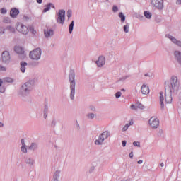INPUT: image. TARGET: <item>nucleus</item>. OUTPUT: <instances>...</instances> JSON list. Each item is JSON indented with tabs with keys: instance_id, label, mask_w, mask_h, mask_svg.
<instances>
[{
	"instance_id": "obj_1",
	"label": "nucleus",
	"mask_w": 181,
	"mask_h": 181,
	"mask_svg": "<svg viewBox=\"0 0 181 181\" xmlns=\"http://www.w3.org/2000/svg\"><path fill=\"white\" fill-rule=\"evenodd\" d=\"M180 86V83L176 76H173L171 77L170 82L167 81L165 83L166 104L172 103V94H177Z\"/></svg>"
},
{
	"instance_id": "obj_2",
	"label": "nucleus",
	"mask_w": 181,
	"mask_h": 181,
	"mask_svg": "<svg viewBox=\"0 0 181 181\" xmlns=\"http://www.w3.org/2000/svg\"><path fill=\"white\" fill-rule=\"evenodd\" d=\"M35 87V79H30L25 82L21 86L18 91V95L20 97H28L30 94L31 91H33V88Z\"/></svg>"
},
{
	"instance_id": "obj_3",
	"label": "nucleus",
	"mask_w": 181,
	"mask_h": 181,
	"mask_svg": "<svg viewBox=\"0 0 181 181\" xmlns=\"http://www.w3.org/2000/svg\"><path fill=\"white\" fill-rule=\"evenodd\" d=\"M69 83H70V100L74 101L76 95V74L74 70L69 72Z\"/></svg>"
},
{
	"instance_id": "obj_4",
	"label": "nucleus",
	"mask_w": 181,
	"mask_h": 181,
	"mask_svg": "<svg viewBox=\"0 0 181 181\" xmlns=\"http://www.w3.org/2000/svg\"><path fill=\"white\" fill-rule=\"evenodd\" d=\"M29 57L31 60L34 62H39L40 57H42V49L40 48H37L29 53Z\"/></svg>"
},
{
	"instance_id": "obj_5",
	"label": "nucleus",
	"mask_w": 181,
	"mask_h": 181,
	"mask_svg": "<svg viewBox=\"0 0 181 181\" xmlns=\"http://www.w3.org/2000/svg\"><path fill=\"white\" fill-rule=\"evenodd\" d=\"M110 135H111V134L108 130L103 132L98 136V139L95 141V145H103L104 141H105V139H108Z\"/></svg>"
},
{
	"instance_id": "obj_6",
	"label": "nucleus",
	"mask_w": 181,
	"mask_h": 181,
	"mask_svg": "<svg viewBox=\"0 0 181 181\" xmlns=\"http://www.w3.org/2000/svg\"><path fill=\"white\" fill-rule=\"evenodd\" d=\"M16 29L22 35H28L29 33V28L22 23L17 24Z\"/></svg>"
},
{
	"instance_id": "obj_7",
	"label": "nucleus",
	"mask_w": 181,
	"mask_h": 181,
	"mask_svg": "<svg viewBox=\"0 0 181 181\" xmlns=\"http://www.w3.org/2000/svg\"><path fill=\"white\" fill-rule=\"evenodd\" d=\"M1 59L3 63H5L6 64H9V63H11V54H9V52H3L1 54Z\"/></svg>"
},
{
	"instance_id": "obj_8",
	"label": "nucleus",
	"mask_w": 181,
	"mask_h": 181,
	"mask_svg": "<svg viewBox=\"0 0 181 181\" xmlns=\"http://www.w3.org/2000/svg\"><path fill=\"white\" fill-rule=\"evenodd\" d=\"M149 125L154 128V129H156L159 127V119L152 117L148 120Z\"/></svg>"
},
{
	"instance_id": "obj_9",
	"label": "nucleus",
	"mask_w": 181,
	"mask_h": 181,
	"mask_svg": "<svg viewBox=\"0 0 181 181\" xmlns=\"http://www.w3.org/2000/svg\"><path fill=\"white\" fill-rule=\"evenodd\" d=\"M65 15H66V11H64V10H59L58 13V18H57L58 23H61V25H63V23H64V21L66 19Z\"/></svg>"
},
{
	"instance_id": "obj_10",
	"label": "nucleus",
	"mask_w": 181,
	"mask_h": 181,
	"mask_svg": "<svg viewBox=\"0 0 181 181\" xmlns=\"http://www.w3.org/2000/svg\"><path fill=\"white\" fill-rule=\"evenodd\" d=\"M151 4L158 9H162L163 8V0H151Z\"/></svg>"
},
{
	"instance_id": "obj_11",
	"label": "nucleus",
	"mask_w": 181,
	"mask_h": 181,
	"mask_svg": "<svg viewBox=\"0 0 181 181\" xmlns=\"http://www.w3.org/2000/svg\"><path fill=\"white\" fill-rule=\"evenodd\" d=\"M95 63L98 67H103L105 64V57L100 56Z\"/></svg>"
},
{
	"instance_id": "obj_12",
	"label": "nucleus",
	"mask_w": 181,
	"mask_h": 181,
	"mask_svg": "<svg viewBox=\"0 0 181 181\" xmlns=\"http://www.w3.org/2000/svg\"><path fill=\"white\" fill-rule=\"evenodd\" d=\"M141 92L144 95H148V94H149V86H148L145 84H143L141 86Z\"/></svg>"
},
{
	"instance_id": "obj_13",
	"label": "nucleus",
	"mask_w": 181,
	"mask_h": 181,
	"mask_svg": "<svg viewBox=\"0 0 181 181\" xmlns=\"http://www.w3.org/2000/svg\"><path fill=\"white\" fill-rule=\"evenodd\" d=\"M14 50L17 54H25V48L21 46H16L14 47Z\"/></svg>"
},
{
	"instance_id": "obj_14",
	"label": "nucleus",
	"mask_w": 181,
	"mask_h": 181,
	"mask_svg": "<svg viewBox=\"0 0 181 181\" xmlns=\"http://www.w3.org/2000/svg\"><path fill=\"white\" fill-rule=\"evenodd\" d=\"M25 162L26 165H28V166H33V165H35V159L30 157H25Z\"/></svg>"
},
{
	"instance_id": "obj_15",
	"label": "nucleus",
	"mask_w": 181,
	"mask_h": 181,
	"mask_svg": "<svg viewBox=\"0 0 181 181\" xmlns=\"http://www.w3.org/2000/svg\"><path fill=\"white\" fill-rule=\"evenodd\" d=\"M166 37L170 39L171 41L173 42L175 45H177V46H181V42L176 40V38L173 37L172 35L168 34L166 35Z\"/></svg>"
},
{
	"instance_id": "obj_16",
	"label": "nucleus",
	"mask_w": 181,
	"mask_h": 181,
	"mask_svg": "<svg viewBox=\"0 0 181 181\" xmlns=\"http://www.w3.org/2000/svg\"><path fill=\"white\" fill-rule=\"evenodd\" d=\"M28 66V64L26 62L22 61L20 62V70L21 73H25L26 71V66Z\"/></svg>"
},
{
	"instance_id": "obj_17",
	"label": "nucleus",
	"mask_w": 181,
	"mask_h": 181,
	"mask_svg": "<svg viewBox=\"0 0 181 181\" xmlns=\"http://www.w3.org/2000/svg\"><path fill=\"white\" fill-rule=\"evenodd\" d=\"M165 98H163V92H160V109L165 110V104L163 103Z\"/></svg>"
},
{
	"instance_id": "obj_18",
	"label": "nucleus",
	"mask_w": 181,
	"mask_h": 181,
	"mask_svg": "<svg viewBox=\"0 0 181 181\" xmlns=\"http://www.w3.org/2000/svg\"><path fill=\"white\" fill-rule=\"evenodd\" d=\"M10 15L12 18H16L19 15V10L16 8H12L10 11Z\"/></svg>"
},
{
	"instance_id": "obj_19",
	"label": "nucleus",
	"mask_w": 181,
	"mask_h": 181,
	"mask_svg": "<svg viewBox=\"0 0 181 181\" xmlns=\"http://www.w3.org/2000/svg\"><path fill=\"white\" fill-rule=\"evenodd\" d=\"M37 148H39L37 143H31V144L28 146V149L30 151H36Z\"/></svg>"
},
{
	"instance_id": "obj_20",
	"label": "nucleus",
	"mask_w": 181,
	"mask_h": 181,
	"mask_svg": "<svg viewBox=\"0 0 181 181\" xmlns=\"http://www.w3.org/2000/svg\"><path fill=\"white\" fill-rule=\"evenodd\" d=\"M60 179V170H56L53 175L52 181H59Z\"/></svg>"
},
{
	"instance_id": "obj_21",
	"label": "nucleus",
	"mask_w": 181,
	"mask_h": 181,
	"mask_svg": "<svg viewBox=\"0 0 181 181\" xmlns=\"http://www.w3.org/2000/svg\"><path fill=\"white\" fill-rule=\"evenodd\" d=\"M44 118L46 119L47 118V114L49 112V105H47V103H45L44 106Z\"/></svg>"
},
{
	"instance_id": "obj_22",
	"label": "nucleus",
	"mask_w": 181,
	"mask_h": 181,
	"mask_svg": "<svg viewBox=\"0 0 181 181\" xmlns=\"http://www.w3.org/2000/svg\"><path fill=\"white\" fill-rule=\"evenodd\" d=\"M44 35L45 37H50V36H53L52 30H47L44 31Z\"/></svg>"
},
{
	"instance_id": "obj_23",
	"label": "nucleus",
	"mask_w": 181,
	"mask_h": 181,
	"mask_svg": "<svg viewBox=\"0 0 181 181\" xmlns=\"http://www.w3.org/2000/svg\"><path fill=\"white\" fill-rule=\"evenodd\" d=\"M131 125H134V122H130L129 123L127 124L122 129V132H125L128 131V128L131 127Z\"/></svg>"
},
{
	"instance_id": "obj_24",
	"label": "nucleus",
	"mask_w": 181,
	"mask_h": 181,
	"mask_svg": "<svg viewBox=\"0 0 181 181\" xmlns=\"http://www.w3.org/2000/svg\"><path fill=\"white\" fill-rule=\"evenodd\" d=\"M3 81L4 83H9L10 84H12V83H13V78L9 77L4 78Z\"/></svg>"
},
{
	"instance_id": "obj_25",
	"label": "nucleus",
	"mask_w": 181,
	"mask_h": 181,
	"mask_svg": "<svg viewBox=\"0 0 181 181\" xmlns=\"http://www.w3.org/2000/svg\"><path fill=\"white\" fill-rule=\"evenodd\" d=\"M97 166V163H93V165L89 168V173H93L95 170V167Z\"/></svg>"
},
{
	"instance_id": "obj_26",
	"label": "nucleus",
	"mask_w": 181,
	"mask_h": 181,
	"mask_svg": "<svg viewBox=\"0 0 181 181\" xmlns=\"http://www.w3.org/2000/svg\"><path fill=\"white\" fill-rule=\"evenodd\" d=\"M50 8H54V6H53L52 4H49L47 7L43 10V12H47V11L50 10Z\"/></svg>"
},
{
	"instance_id": "obj_27",
	"label": "nucleus",
	"mask_w": 181,
	"mask_h": 181,
	"mask_svg": "<svg viewBox=\"0 0 181 181\" xmlns=\"http://www.w3.org/2000/svg\"><path fill=\"white\" fill-rule=\"evenodd\" d=\"M88 119H94L95 118V114L94 113H88L87 115Z\"/></svg>"
},
{
	"instance_id": "obj_28",
	"label": "nucleus",
	"mask_w": 181,
	"mask_h": 181,
	"mask_svg": "<svg viewBox=\"0 0 181 181\" xmlns=\"http://www.w3.org/2000/svg\"><path fill=\"white\" fill-rule=\"evenodd\" d=\"M57 124V120L56 119H52V120L51 121V127L52 128H55L56 125Z\"/></svg>"
},
{
	"instance_id": "obj_29",
	"label": "nucleus",
	"mask_w": 181,
	"mask_h": 181,
	"mask_svg": "<svg viewBox=\"0 0 181 181\" xmlns=\"http://www.w3.org/2000/svg\"><path fill=\"white\" fill-rule=\"evenodd\" d=\"M144 16H146L147 19H151V18H152V14L149 11H145Z\"/></svg>"
},
{
	"instance_id": "obj_30",
	"label": "nucleus",
	"mask_w": 181,
	"mask_h": 181,
	"mask_svg": "<svg viewBox=\"0 0 181 181\" xmlns=\"http://www.w3.org/2000/svg\"><path fill=\"white\" fill-rule=\"evenodd\" d=\"M123 29H124L125 33H128V32H129V23H127V25H125L123 27Z\"/></svg>"
},
{
	"instance_id": "obj_31",
	"label": "nucleus",
	"mask_w": 181,
	"mask_h": 181,
	"mask_svg": "<svg viewBox=\"0 0 181 181\" xmlns=\"http://www.w3.org/2000/svg\"><path fill=\"white\" fill-rule=\"evenodd\" d=\"M21 151L23 153H28V148H26V146H21Z\"/></svg>"
},
{
	"instance_id": "obj_32",
	"label": "nucleus",
	"mask_w": 181,
	"mask_h": 181,
	"mask_svg": "<svg viewBox=\"0 0 181 181\" xmlns=\"http://www.w3.org/2000/svg\"><path fill=\"white\" fill-rule=\"evenodd\" d=\"M74 27V21H72V22L69 25V33H72Z\"/></svg>"
},
{
	"instance_id": "obj_33",
	"label": "nucleus",
	"mask_w": 181,
	"mask_h": 181,
	"mask_svg": "<svg viewBox=\"0 0 181 181\" xmlns=\"http://www.w3.org/2000/svg\"><path fill=\"white\" fill-rule=\"evenodd\" d=\"M119 18H121V22H125V16L122 13H119Z\"/></svg>"
},
{
	"instance_id": "obj_34",
	"label": "nucleus",
	"mask_w": 181,
	"mask_h": 181,
	"mask_svg": "<svg viewBox=\"0 0 181 181\" xmlns=\"http://www.w3.org/2000/svg\"><path fill=\"white\" fill-rule=\"evenodd\" d=\"M29 30L31 32V33H33V35H36V33H37V32L36 31V30H35L33 26H30Z\"/></svg>"
},
{
	"instance_id": "obj_35",
	"label": "nucleus",
	"mask_w": 181,
	"mask_h": 181,
	"mask_svg": "<svg viewBox=\"0 0 181 181\" xmlns=\"http://www.w3.org/2000/svg\"><path fill=\"white\" fill-rule=\"evenodd\" d=\"M136 105L137 108H139V110H144L145 108V106H144V105H142L141 103H136Z\"/></svg>"
},
{
	"instance_id": "obj_36",
	"label": "nucleus",
	"mask_w": 181,
	"mask_h": 181,
	"mask_svg": "<svg viewBox=\"0 0 181 181\" xmlns=\"http://www.w3.org/2000/svg\"><path fill=\"white\" fill-rule=\"evenodd\" d=\"M40 63L37 61L33 62L31 63V66H33V67H37V66H39Z\"/></svg>"
},
{
	"instance_id": "obj_37",
	"label": "nucleus",
	"mask_w": 181,
	"mask_h": 181,
	"mask_svg": "<svg viewBox=\"0 0 181 181\" xmlns=\"http://www.w3.org/2000/svg\"><path fill=\"white\" fill-rule=\"evenodd\" d=\"M133 145L134 146H137L138 148H141V143H139V141H134Z\"/></svg>"
},
{
	"instance_id": "obj_38",
	"label": "nucleus",
	"mask_w": 181,
	"mask_h": 181,
	"mask_svg": "<svg viewBox=\"0 0 181 181\" xmlns=\"http://www.w3.org/2000/svg\"><path fill=\"white\" fill-rule=\"evenodd\" d=\"M121 95H122V93H121V91H118L115 94V97H116V98H119Z\"/></svg>"
},
{
	"instance_id": "obj_39",
	"label": "nucleus",
	"mask_w": 181,
	"mask_h": 181,
	"mask_svg": "<svg viewBox=\"0 0 181 181\" xmlns=\"http://www.w3.org/2000/svg\"><path fill=\"white\" fill-rule=\"evenodd\" d=\"M6 88L2 86H0V93H1V94H4V93H5Z\"/></svg>"
},
{
	"instance_id": "obj_40",
	"label": "nucleus",
	"mask_w": 181,
	"mask_h": 181,
	"mask_svg": "<svg viewBox=\"0 0 181 181\" xmlns=\"http://www.w3.org/2000/svg\"><path fill=\"white\" fill-rule=\"evenodd\" d=\"M130 108H131L132 110H138V107H137V106H136V103L135 105H132L130 106Z\"/></svg>"
},
{
	"instance_id": "obj_41",
	"label": "nucleus",
	"mask_w": 181,
	"mask_h": 181,
	"mask_svg": "<svg viewBox=\"0 0 181 181\" xmlns=\"http://www.w3.org/2000/svg\"><path fill=\"white\" fill-rule=\"evenodd\" d=\"M71 13H72L71 10H69L67 11V16H68L69 19H70V18H71Z\"/></svg>"
},
{
	"instance_id": "obj_42",
	"label": "nucleus",
	"mask_w": 181,
	"mask_h": 181,
	"mask_svg": "<svg viewBox=\"0 0 181 181\" xmlns=\"http://www.w3.org/2000/svg\"><path fill=\"white\" fill-rule=\"evenodd\" d=\"M76 126L78 131H80V124H78V121H76Z\"/></svg>"
},
{
	"instance_id": "obj_43",
	"label": "nucleus",
	"mask_w": 181,
	"mask_h": 181,
	"mask_svg": "<svg viewBox=\"0 0 181 181\" xmlns=\"http://www.w3.org/2000/svg\"><path fill=\"white\" fill-rule=\"evenodd\" d=\"M1 71H6V68L5 66H0Z\"/></svg>"
},
{
	"instance_id": "obj_44",
	"label": "nucleus",
	"mask_w": 181,
	"mask_h": 181,
	"mask_svg": "<svg viewBox=\"0 0 181 181\" xmlns=\"http://www.w3.org/2000/svg\"><path fill=\"white\" fill-rule=\"evenodd\" d=\"M21 146H26V144H25V139H22L21 141Z\"/></svg>"
},
{
	"instance_id": "obj_45",
	"label": "nucleus",
	"mask_w": 181,
	"mask_h": 181,
	"mask_svg": "<svg viewBox=\"0 0 181 181\" xmlns=\"http://www.w3.org/2000/svg\"><path fill=\"white\" fill-rule=\"evenodd\" d=\"M112 11L113 12H118V7H117V6H114Z\"/></svg>"
},
{
	"instance_id": "obj_46",
	"label": "nucleus",
	"mask_w": 181,
	"mask_h": 181,
	"mask_svg": "<svg viewBox=\"0 0 181 181\" xmlns=\"http://www.w3.org/2000/svg\"><path fill=\"white\" fill-rule=\"evenodd\" d=\"M122 145L123 148H125V146H127V141H125V140L122 141Z\"/></svg>"
},
{
	"instance_id": "obj_47",
	"label": "nucleus",
	"mask_w": 181,
	"mask_h": 181,
	"mask_svg": "<svg viewBox=\"0 0 181 181\" xmlns=\"http://www.w3.org/2000/svg\"><path fill=\"white\" fill-rule=\"evenodd\" d=\"M129 158H130V159H132V158H134V152L133 151L129 153Z\"/></svg>"
},
{
	"instance_id": "obj_48",
	"label": "nucleus",
	"mask_w": 181,
	"mask_h": 181,
	"mask_svg": "<svg viewBox=\"0 0 181 181\" xmlns=\"http://www.w3.org/2000/svg\"><path fill=\"white\" fill-rule=\"evenodd\" d=\"M1 13H6V9L1 8Z\"/></svg>"
},
{
	"instance_id": "obj_49",
	"label": "nucleus",
	"mask_w": 181,
	"mask_h": 181,
	"mask_svg": "<svg viewBox=\"0 0 181 181\" xmlns=\"http://www.w3.org/2000/svg\"><path fill=\"white\" fill-rule=\"evenodd\" d=\"M90 109L91 111H95V107H94V106H90Z\"/></svg>"
},
{
	"instance_id": "obj_50",
	"label": "nucleus",
	"mask_w": 181,
	"mask_h": 181,
	"mask_svg": "<svg viewBox=\"0 0 181 181\" xmlns=\"http://www.w3.org/2000/svg\"><path fill=\"white\" fill-rule=\"evenodd\" d=\"M2 84H4V79H0V87L2 86Z\"/></svg>"
},
{
	"instance_id": "obj_51",
	"label": "nucleus",
	"mask_w": 181,
	"mask_h": 181,
	"mask_svg": "<svg viewBox=\"0 0 181 181\" xmlns=\"http://www.w3.org/2000/svg\"><path fill=\"white\" fill-rule=\"evenodd\" d=\"M162 134H163V130L160 129L158 132V135H162Z\"/></svg>"
},
{
	"instance_id": "obj_52",
	"label": "nucleus",
	"mask_w": 181,
	"mask_h": 181,
	"mask_svg": "<svg viewBox=\"0 0 181 181\" xmlns=\"http://www.w3.org/2000/svg\"><path fill=\"white\" fill-rule=\"evenodd\" d=\"M144 163V160H140L137 162V163H139V165H141V163Z\"/></svg>"
},
{
	"instance_id": "obj_53",
	"label": "nucleus",
	"mask_w": 181,
	"mask_h": 181,
	"mask_svg": "<svg viewBox=\"0 0 181 181\" xmlns=\"http://www.w3.org/2000/svg\"><path fill=\"white\" fill-rule=\"evenodd\" d=\"M177 4L180 5L181 4V0H177Z\"/></svg>"
},
{
	"instance_id": "obj_54",
	"label": "nucleus",
	"mask_w": 181,
	"mask_h": 181,
	"mask_svg": "<svg viewBox=\"0 0 181 181\" xmlns=\"http://www.w3.org/2000/svg\"><path fill=\"white\" fill-rule=\"evenodd\" d=\"M37 2L38 4H42V2H43V0H37Z\"/></svg>"
},
{
	"instance_id": "obj_55",
	"label": "nucleus",
	"mask_w": 181,
	"mask_h": 181,
	"mask_svg": "<svg viewBox=\"0 0 181 181\" xmlns=\"http://www.w3.org/2000/svg\"><path fill=\"white\" fill-rule=\"evenodd\" d=\"M2 127H4V123L0 122V128H2Z\"/></svg>"
},
{
	"instance_id": "obj_56",
	"label": "nucleus",
	"mask_w": 181,
	"mask_h": 181,
	"mask_svg": "<svg viewBox=\"0 0 181 181\" xmlns=\"http://www.w3.org/2000/svg\"><path fill=\"white\" fill-rule=\"evenodd\" d=\"M160 166H161V168H163L165 166V164L163 163H161Z\"/></svg>"
},
{
	"instance_id": "obj_57",
	"label": "nucleus",
	"mask_w": 181,
	"mask_h": 181,
	"mask_svg": "<svg viewBox=\"0 0 181 181\" xmlns=\"http://www.w3.org/2000/svg\"><path fill=\"white\" fill-rule=\"evenodd\" d=\"M144 76L145 77H149V74H145Z\"/></svg>"
},
{
	"instance_id": "obj_58",
	"label": "nucleus",
	"mask_w": 181,
	"mask_h": 181,
	"mask_svg": "<svg viewBox=\"0 0 181 181\" xmlns=\"http://www.w3.org/2000/svg\"><path fill=\"white\" fill-rule=\"evenodd\" d=\"M129 76H124L123 78L124 80H127Z\"/></svg>"
},
{
	"instance_id": "obj_59",
	"label": "nucleus",
	"mask_w": 181,
	"mask_h": 181,
	"mask_svg": "<svg viewBox=\"0 0 181 181\" xmlns=\"http://www.w3.org/2000/svg\"><path fill=\"white\" fill-rule=\"evenodd\" d=\"M122 91H125V89L122 88Z\"/></svg>"
}]
</instances>
